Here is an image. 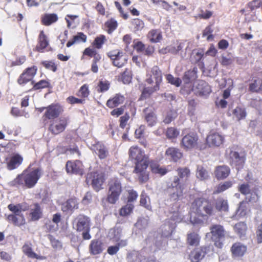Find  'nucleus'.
Listing matches in <instances>:
<instances>
[{"mask_svg": "<svg viewBox=\"0 0 262 262\" xmlns=\"http://www.w3.org/2000/svg\"><path fill=\"white\" fill-rule=\"evenodd\" d=\"M151 74L150 77L146 79V82L148 84H151L153 80L151 77L152 76L156 80V83L160 84L162 80V75L161 70L157 66H154L151 70Z\"/></svg>", "mask_w": 262, "mask_h": 262, "instance_id": "nucleus-18", "label": "nucleus"}, {"mask_svg": "<svg viewBox=\"0 0 262 262\" xmlns=\"http://www.w3.org/2000/svg\"><path fill=\"white\" fill-rule=\"evenodd\" d=\"M31 221L38 220L42 215V211L38 204H34L30 206V213Z\"/></svg>", "mask_w": 262, "mask_h": 262, "instance_id": "nucleus-24", "label": "nucleus"}, {"mask_svg": "<svg viewBox=\"0 0 262 262\" xmlns=\"http://www.w3.org/2000/svg\"><path fill=\"white\" fill-rule=\"evenodd\" d=\"M86 41V36L83 33H78L77 35L73 37V39L71 41H69L67 44V47H70L75 43L80 42H85Z\"/></svg>", "mask_w": 262, "mask_h": 262, "instance_id": "nucleus-34", "label": "nucleus"}, {"mask_svg": "<svg viewBox=\"0 0 262 262\" xmlns=\"http://www.w3.org/2000/svg\"><path fill=\"white\" fill-rule=\"evenodd\" d=\"M67 124L66 118H60L51 124L50 130L54 134L57 135L62 132L65 128Z\"/></svg>", "mask_w": 262, "mask_h": 262, "instance_id": "nucleus-15", "label": "nucleus"}, {"mask_svg": "<svg viewBox=\"0 0 262 262\" xmlns=\"http://www.w3.org/2000/svg\"><path fill=\"white\" fill-rule=\"evenodd\" d=\"M40 177V170L36 168L32 171L24 172L22 174L18 175L14 180V184L19 185L25 184L28 188H31L35 185Z\"/></svg>", "mask_w": 262, "mask_h": 262, "instance_id": "nucleus-4", "label": "nucleus"}, {"mask_svg": "<svg viewBox=\"0 0 262 262\" xmlns=\"http://www.w3.org/2000/svg\"><path fill=\"white\" fill-rule=\"evenodd\" d=\"M154 243L157 248L160 249L165 242H164L163 236L158 235L155 238Z\"/></svg>", "mask_w": 262, "mask_h": 262, "instance_id": "nucleus-58", "label": "nucleus"}, {"mask_svg": "<svg viewBox=\"0 0 262 262\" xmlns=\"http://www.w3.org/2000/svg\"><path fill=\"white\" fill-rule=\"evenodd\" d=\"M197 103L193 99L188 101V111L189 115H194L195 114V108Z\"/></svg>", "mask_w": 262, "mask_h": 262, "instance_id": "nucleus-54", "label": "nucleus"}, {"mask_svg": "<svg viewBox=\"0 0 262 262\" xmlns=\"http://www.w3.org/2000/svg\"><path fill=\"white\" fill-rule=\"evenodd\" d=\"M105 39V37L104 35H100L95 38V43L97 48L100 49L101 48Z\"/></svg>", "mask_w": 262, "mask_h": 262, "instance_id": "nucleus-64", "label": "nucleus"}, {"mask_svg": "<svg viewBox=\"0 0 262 262\" xmlns=\"http://www.w3.org/2000/svg\"><path fill=\"white\" fill-rule=\"evenodd\" d=\"M166 79L169 83L177 87L180 86L182 81L180 78L174 77L171 74H168L166 76Z\"/></svg>", "mask_w": 262, "mask_h": 262, "instance_id": "nucleus-49", "label": "nucleus"}, {"mask_svg": "<svg viewBox=\"0 0 262 262\" xmlns=\"http://www.w3.org/2000/svg\"><path fill=\"white\" fill-rule=\"evenodd\" d=\"M90 219L84 215H79L76 219L75 228L79 232H82V235L84 239H90L91 237L89 234Z\"/></svg>", "mask_w": 262, "mask_h": 262, "instance_id": "nucleus-6", "label": "nucleus"}, {"mask_svg": "<svg viewBox=\"0 0 262 262\" xmlns=\"http://www.w3.org/2000/svg\"><path fill=\"white\" fill-rule=\"evenodd\" d=\"M88 178L92 179V184L97 191L102 188L101 186L104 179V174L102 172L90 173L88 174Z\"/></svg>", "mask_w": 262, "mask_h": 262, "instance_id": "nucleus-10", "label": "nucleus"}, {"mask_svg": "<svg viewBox=\"0 0 262 262\" xmlns=\"http://www.w3.org/2000/svg\"><path fill=\"white\" fill-rule=\"evenodd\" d=\"M7 216V220L17 226L24 225L26 223L25 219L22 213L13 212Z\"/></svg>", "mask_w": 262, "mask_h": 262, "instance_id": "nucleus-16", "label": "nucleus"}, {"mask_svg": "<svg viewBox=\"0 0 262 262\" xmlns=\"http://www.w3.org/2000/svg\"><path fill=\"white\" fill-rule=\"evenodd\" d=\"M209 146H219L223 141V137L217 133H211L206 139Z\"/></svg>", "mask_w": 262, "mask_h": 262, "instance_id": "nucleus-17", "label": "nucleus"}, {"mask_svg": "<svg viewBox=\"0 0 262 262\" xmlns=\"http://www.w3.org/2000/svg\"><path fill=\"white\" fill-rule=\"evenodd\" d=\"M37 68L33 67L26 69L19 76L17 80V82L19 84H24L27 82L31 81L36 74Z\"/></svg>", "mask_w": 262, "mask_h": 262, "instance_id": "nucleus-11", "label": "nucleus"}, {"mask_svg": "<svg viewBox=\"0 0 262 262\" xmlns=\"http://www.w3.org/2000/svg\"><path fill=\"white\" fill-rule=\"evenodd\" d=\"M132 80L130 72L126 70L122 74V81L124 83H129Z\"/></svg>", "mask_w": 262, "mask_h": 262, "instance_id": "nucleus-59", "label": "nucleus"}, {"mask_svg": "<svg viewBox=\"0 0 262 262\" xmlns=\"http://www.w3.org/2000/svg\"><path fill=\"white\" fill-rule=\"evenodd\" d=\"M215 207L220 211H227L228 210L227 200L222 198H218L216 201Z\"/></svg>", "mask_w": 262, "mask_h": 262, "instance_id": "nucleus-31", "label": "nucleus"}, {"mask_svg": "<svg viewBox=\"0 0 262 262\" xmlns=\"http://www.w3.org/2000/svg\"><path fill=\"white\" fill-rule=\"evenodd\" d=\"M179 132L177 129L170 127L169 128L166 132V136L168 138H174L177 137L179 135Z\"/></svg>", "mask_w": 262, "mask_h": 262, "instance_id": "nucleus-57", "label": "nucleus"}, {"mask_svg": "<svg viewBox=\"0 0 262 262\" xmlns=\"http://www.w3.org/2000/svg\"><path fill=\"white\" fill-rule=\"evenodd\" d=\"M32 84L33 85V89L34 90H38L40 89H43L48 86L49 83L46 80H42L34 84V81L31 82Z\"/></svg>", "mask_w": 262, "mask_h": 262, "instance_id": "nucleus-51", "label": "nucleus"}, {"mask_svg": "<svg viewBox=\"0 0 262 262\" xmlns=\"http://www.w3.org/2000/svg\"><path fill=\"white\" fill-rule=\"evenodd\" d=\"M249 90L251 92H258L262 90V80L257 79L255 80L253 82L250 83Z\"/></svg>", "mask_w": 262, "mask_h": 262, "instance_id": "nucleus-45", "label": "nucleus"}, {"mask_svg": "<svg viewBox=\"0 0 262 262\" xmlns=\"http://www.w3.org/2000/svg\"><path fill=\"white\" fill-rule=\"evenodd\" d=\"M108 56L113 60L114 66L118 68L123 66L127 61L126 58L123 57L122 53L117 51L110 52Z\"/></svg>", "mask_w": 262, "mask_h": 262, "instance_id": "nucleus-12", "label": "nucleus"}, {"mask_svg": "<svg viewBox=\"0 0 262 262\" xmlns=\"http://www.w3.org/2000/svg\"><path fill=\"white\" fill-rule=\"evenodd\" d=\"M58 20V16L55 14H45L42 18V21L45 25L49 26L56 22Z\"/></svg>", "mask_w": 262, "mask_h": 262, "instance_id": "nucleus-35", "label": "nucleus"}, {"mask_svg": "<svg viewBox=\"0 0 262 262\" xmlns=\"http://www.w3.org/2000/svg\"><path fill=\"white\" fill-rule=\"evenodd\" d=\"M78 208V202L76 198H71L62 204L61 210L63 212L72 211Z\"/></svg>", "mask_w": 262, "mask_h": 262, "instance_id": "nucleus-19", "label": "nucleus"}, {"mask_svg": "<svg viewBox=\"0 0 262 262\" xmlns=\"http://www.w3.org/2000/svg\"><path fill=\"white\" fill-rule=\"evenodd\" d=\"M66 171L69 174L81 176L83 174V165L79 160L68 161L66 164Z\"/></svg>", "mask_w": 262, "mask_h": 262, "instance_id": "nucleus-9", "label": "nucleus"}, {"mask_svg": "<svg viewBox=\"0 0 262 262\" xmlns=\"http://www.w3.org/2000/svg\"><path fill=\"white\" fill-rule=\"evenodd\" d=\"M246 229V225L243 222L238 223L234 227L235 231L238 234L240 237H242L245 236Z\"/></svg>", "mask_w": 262, "mask_h": 262, "instance_id": "nucleus-38", "label": "nucleus"}, {"mask_svg": "<svg viewBox=\"0 0 262 262\" xmlns=\"http://www.w3.org/2000/svg\"><path fill=\"white\" fill-rule=\"evenodd\" d=\"M238 190L240 192L246 196L250 194V189L249 185L247 184H243L238 186Z\"/></svg>", "mask_w": 262, "mask_h": 262, "instance_id": "nucleus-55", "label": "nucleus"}, {"mask_svg": "<svg viewBox=\"0 0 262 262\" xmlns=\"http://www.w3.org/2000/svg\"><path fill=\"white\" fill-rule=\"evenodd\" d=\"M196 176L201 180H206L209 178L208 171L201 166H198Z\"/></svg>", "mask_w": 262, "mask_h": 262, "instance_id": "nucleus-40", "label": "nucleus"}, {"mask_svg": "<svg viewBox=\"0 0 262 262\" xmlns=\"http://www.w3.org/2000/svg\"><path fill=\"white\" fill-rule=\"evenodd\" d=\"M94 150L100 159L105 158L108 154V152L106 147L100 143H98L94 145Z\"/></svg>", "mask_w": 262, "mask_h": 262, "instance_id": "nucleus-26", "label": "nucleus"}, {"mask_svg": "<svg viewBox=\"0 0 262 262\" xmlns=\"http://www.w3.org/2000/svg\"><path fill=\"white\" fill-rule=\"evenodd\" d=\"M150 167L152 172L155 173L164 175L167 172V170L165 168L160 167L159 164L156 163H151Z\"/></svg>", "mask_w": 262, "mask_h": 262, "instance_id": "nucleus-46", "label": "nucleus"}, {"mask_svg": "<svg viewBox=\"0 0 262 262\" xmlns=\"http://www.w3.org/2000/svg\"><path fill=\"white\" fill-rule=\"evenodd\" d=\"M23 158L19 155L12 156L7 161V168L9 170L16 168L22 162Z\"/></svg>", "mask_w": 262, "mask_h": 262, "instance_id": "nucleus-21", "label": "nucleus"}, {"mask_svg": "<svg viewBox=\"0 0 262 262\" xmlns=\"http://www.w3.org/2000/svg\"><path fill=\"white\" fill-rule=\"evenodd\" d=\"M8 208L13 212L21 213L22 211L29 209V206L26 203H22L16 205L11 204L8 205Z\"/></svg>", "mask_w": 262, "mask_h": 262, "instance_id": "nucleus-28", "label": "nucleus"}, {"mask_svg": "<svg viewBox=\"0 0 262 262\" xmlns=\"http://www.w3.org/2000/svg\"><path fill=\"white\" fill-rule=\"evenodd\" d=\"M230 173V168L225 165L219 166L216 168L215 174L217 179H225L227 177Z\"/></svg>", "mask_w": 262, "mask_h": 262, "instance_id": "nucleus-25", "label": "nucleus"}, {"mask_svg": "<svg viewBox=\"0 0 262 262\" xmlns=\"http://www.w3.org/2000/svg\"><path fill=\"white\" fill-rule=\"evenodd\" d=\"M140 204L148 209L151 208L150 205V200L148 196L144 193H142L140 196Z\"/></svg>", "mask_w": 262, "mask_h": 262, "instance_id": "nucleus-50", "label": "nucleus"}, {"mask_svg": "<svg viewBox=\"0 0 262 262\" xmlns=\"http://www.w3.org/2000/svg\"><path fill=\"white\" fill-rule=\"evenodd\" d=\"M232 185L231 181H226L220 184L216 188L213 193H220L230 188Z\"/></svg>", "mask_w": 262, "mask_h": 262, "instance_id": "nucleus-42", "label": "nucleus"}, {"mask_svg": "<svg viewBox=\"0 0 262 262\" xmlns=\"http://www.w3.org/2000/svg\"><path fill=\"white\" fill-rule=\"evenodd\" d=\"M134 208V205L132 203H127L125 206L122 207L120 210V215L121 216H126L128 215Z\"/></svg>", "mask_w": 262, "mask_h": 262, "instance_id": "nucleus-47", "label": "nucleus"}, {"mask_svg": "<svg viewBox=\"0 0 262 262\" xmlns=\"http://www.w3.org/2000/svg\"><path fill=\"white\" fill-rule=\"evenodd\" d=\"M160 84L156 83V85L154 87H146L144 88L142 94V97L146 98L148 97L151 94L157 92L159 90Z\"/></svg>", "mask_w": 262, "mask_h": 262, "instance_id": "nucleus-37", "label": "nucleus"}, {"mask_svg": "<svg viewBox=\"0 0 262 262\" xmlns=\"http://www.w3.org/2000/svg\"><path fill=\"white\" fill-rule=\"evenodd\" d=\"M134 48L138 52L143 53L145 50V45L141 41L134 42Z\"/></svg>", "mask_w": 262, "mask_h": 262, "instance_id": "nucleus-60", "label": "nucleus"}, {"mask_svg": "<svg viewBox=\"0 0 262 262\" xmlns=\"http://www.w3.org/2000/svg\"><path fill=\"white\" fill-rule=\"evenodd\" d=\"M259 196L255 192L250 193L246 197V200L248 202L251 204L256 203L259 200Z\"/></svg>", "mask_w": 262, "mask_h": 262, "instance_id": "nucleus-53", "label": "nucleus"}, {"mask_svg": "<svg viewBox=\"0 0 262 262\" xmlns=\"http://www.w3.org/2000/svg\"><path fill=\"white\" fill-rule=\"evenodd\" d=\"M141 257V255H140L138 251H133L127 254L126 259L128 262H135L138 259H140Z\"/></svg>", "mask_w": 262, "mask_h": 262, "instance_id": "nucleus-48", "label": "nucleus"}, {"mask_svg": "<svg viewBox=\"0 0 262 262\" xmlns=\"http://www.w3.org/2000/svg\"><path fill=\"white\" fill-rule=\"evenodd\" d=\"M45 116L49 119H52L58 117L62 112V107L58 104H52L47 107Z\"/></svg>", "mask_w": 262, "mask_h": 262, "instance_id": "nucleus-14", "label": "nucleus"}, {"mask_svg": "<svg viewBox=\"0 0 262 262\" xmlns=\"http://www.w3.org/2000/svg\"><path fill=\"white\" fill-rule=\"evenodd\" d=\"M109 190L107 198V201L111 204H115L119 199L122 191L120 181L118 179H113L109 183Z\"/></svg>", "mask_w": 262, "mask_h": 262, "instance_id": "nucleus-5", "label": "nucleus"}, {"mask_svg": "<svg viewBox=\"0 0 262 262\" xmlns=\"http://www.w3.org/2000/svg\"><path fill=\"white\" fill-rule=\"evenodd\" d=\"M165 154L169 159L174 162H177L182 157V153L180 149L174 147L168 148L166 150Z\"/></svg>", "mask_w": 262, "mask_h": 262, "instance_id": "nucleus-22", "label": "nucleus"}, {"mask_svg": "<svg viewBox=\"0 0 262 262\" xmlns=\"http://www.w3.org/2000/svg\"><path fill=\"white\" fill-rule=\"evenodd\" d=\"M179 178L175 177L171 184V187L168 189L170 198L173 201L180 199L183 195L182 185L190 176V171L187 168H180L178 169Z\"/></svg>", "mask_w": 262, "mask_h": 262, "instance_id": "nucleus-2", "label": "nucleus"}, {"mask_svg": "<svg viewBox=\"0 0 262 262\" xmlns=\"http://www.w3.org/2000/svg\"><path fill=\"white\" fill-rule=\"evenodd\" d=\"M124 100V98L123 96L117 94L113 99L107 100L106 105L110 108H113L123 103Z\"/></svg>", "mask_w": 262, "mask_h": 262, "instance_id": "nucleus-29", "label": "nucleus"}, {"mask_svg": "<svg viewBox=\"0 0 262 262\" xmlns=\"http://www.w3.org/2000/svg\"><path fill=\"white\" fill-rule=\"evenodd\" d=\"M22 249L24 253L27 255L28 257L32 258H39V256L33 251L32 248L28 244H25Z\"/></svg>", "mask_w": 262, "mask_h": 262, "instance_id": "nucleus-41", "label": "nucleus"}, {"mask_svg": "<svg viewBox=\"0 0 262 262\" xmlns=\"http://www.w3.org/2000/svg\"><path fill=\"white\" fill-rule=\"evenodd\" d=\"M148 37L150 40L152 42H157L162 38V35L158 30H151L148 35Z\"/></svg>", "mask_w": 262, "mask_h": 262, "instance_id": "nucleus-43", "label": "nucleus"}, {"mask_svg": "<svg viewBox=\"0 0 262 262\" xmlns=\"http://www.w3.org/2000/svg\"><path fill=\"white\" fill-rule=\"evenodd\" d=\"M177 117V114L175 112L171 111L169 113L164 120V122L168 124L171 122Z\"/></svg>", "mask_w": 262, "mask_h": 262, "instance_id": "nucleus-62", "label": "nucleus"}, {"mask_svg": "<svg viewBox=\"0 0 262 262\" xmlns=\"http://www.w3.org/2000/svg\"><path fill=\"white\" fill-rule=\"evenodd\" d=\"M233 114L237 120L244 119L246 116V113L244 108L236 107L233 111Z\"/></svg>", "mask_w": 262, "mask_h": 262, "instance_id": "nucleus-44", "label": "nucleus"}, {"mask_svg": "<svg viewBox=\"0 0 262 262\" xmlns=\"http://www.w3.org/2000/svg\"><path fill=\"white\" fill-rule=\"evenodd\" d=\"M125 235V233H123L122 228L120 226H116L114 228L109 230L108 236L114 241L123 237Z\"/></svg>", "mask_w": 262, "mask_h": 262, "instance_id": "nucleus-23", "label": "nucleus"}, {"mask_svg": "<svg viewBox=\"0 0 262 262\" xmlns=\"http://www.w3.org/2000/svg\"><path fill=\"white\" fill-rule=\"evenodd\" d=\"M91 252L93 254H97L103 250L102 244L99 241H92L90 246Z\"/></svg>", "mask_w": 262, "mask_h": 262, "instance_id": "nucleus-30", "label": "nucleus"}, {"mask_svg": "<svg viewBox=\"0 0 262 262\" xmlns=\"http://www.w3.org/2000/svg\"><path fill=\"white\" fill-rule=\"evenodd\" d=\"M200 238L198 234L192 232L187 235V243L189 245L196 246L199 244Z\"/></svg>", "mask_w": 262, "mask_h": 262, "instance_id": "nucleus-39", "label": "nucleus"}, {"mask_svg": "<svg viewBox=\"0 0 262 262\" xmlns=\"http://www.w3.org/2000/svg\"><path fill=\"white\" fill-rule=\"evenodd\" d=\"M129 157L136 161L135 172L138 174V178L142 183L146 182L148 179V173L146 168L149 164V159L144 151L137 146H132L129 150Z\"/></svg>", "mask_w": 262, "mask_h": 262, "instance_id": "nucleus-1", "label": "nucleus"}, {"mask_svg": "<svg viewBox=\"0 0 262 262\" xmlns=\"http://www.w3.org/2000/svg\"><path fill=\"white\" fill-rule=\"evenodd\" d=\"M38 39L39 45L36 46V50L38 52H42V51L48 45L47 37L44 34L43 31H41L40 33Z\"/></svg>", "mask_w": 262, "mask_h": 262, "instance_id": "nucleus-33", "label": "nucleus"}, {"mask_svg": "<svg viewBox=\"0 0 262 262\" xmlns=\"http://www.w3.org/2000/svg\"><path fill=\"white\" fill-rule=\"evenodd\" d=\"M213 208L211 203L204 199H196L192 204L190 220L192 224L200 223L201 220L196 217L195 215L200 216L211 215Z\"/></svg>", "mask_w": 262, "mask_h": 262, "instance_id": "nucleus-3", "label": "nucleus"}, {"mask_svg": "<svg viewBox=\"0 0 262 262\" xmlns=\"http://www.w3.org/2000/svg\"><path fill=\"white\" fill-rule=\"evenodd\" d=\"M206 254V248L196 249L194 250L191 254L192 262H199L202 259Z\"/></svg>", "mask_w": 262, "mask_h": 262, "instance_id": "nucleus-27", "label": "nucleus"}, {"mask_svg": "<svg viewBox=\"0 0 262 262\" xmlns=\"http://www.w3.org/2000/svg\"><path fill=\"white\" fill-rule=\"evenodd\" d=\"M133 25L134 26L135 31L141 30L144 28V23L139 19H135L133 21Z\"/></svg>", "mask_w": 262, "mask_h": 262, "instance_id": "nucleus-56", "label": "nucleus"}, {"mask_svg": "<svg viewBox=\"0 0 262 262\" xmlns=\"http://www.w3.org/2000/svg\"><path fill=\"white\" fill-rule=\"evenodd\" d=\"M247 250V247L240 243L234 244L231 249L232 254L234 257H241L244 255Z\"/></svg>", "mask_w": 262, "mask_h": 262, "instance_id": "nucleus-20", "label": "nucleus"}, {"mask_svg": "<svg viewBox=\"0 0 262 262\" xmlns=\"http://www.w3.org/2000/svg\"><path fill=\"white\" fill-rule=\"evenodd\" d=\"M148 225V221L145 218L139 219L136 224V226L139 228H144Z\"/></svg>", "mask_w": 262, "mask_h": 262, "instance_id": "nucleus-63", "label": "nucleus"}, {"mask_svg": "<svg viewBox=\"0 0 262 262\" xmlns=\"http://www.w3.org/2000/svg\"><path fill=\"white\" fill-rule=\"evenodd\" d=\"M145 120L149 126H153L156 123V117L153 113H149L145 116Z\"/></svg>", "mask_w": 262, "mask_h": 262, "instance_id": "nucleus-52", "label": "nucleus"}, {"mask_svg": "<svg viewBox=\"0 0 262 262\" xmlns=\"http://www.w3.org/2000/svg\"><path fill=\"white\" fill-rule=\"evenodd\" d=\"M198 89L199 92L202 95H208L211 92L210 86L204 81H200L198 84Z\"/></svg>", "mask_w": 262, "mask_h": 262, "instance_id": "nucleus-36", "label": "nucleus"}, {"mask_svg": "<svg viewBox=\"0 0 262 262\" xmlns=\"http://www.w3.org/2000/svg\"><path fill=\"white\" fill-rule=\"evenodd\" d=\"M175 223L168 222V225L165 224L162 227V235L164 237L169 236L175 228Z\"/></svg>", "mask_w": 262, "mask_h": 262, "instance_id": "nucleus-32", "label": "nucleus"}, {"mask_svg": "<svg viewBox=\"0 0 262 262\" xmlns=\"http://www.w3.org/2000/svg\"><path fill=\"white\" fill-rule=\"evenodd\" d=\"M115 242H116V244L120 248L125 247L128 244L127 238H125L124 235L123 237L118 239V240H116Z\"/></svg>", "mask_w": 262, "mask_h": 262, "instance_id": "nucleus-61", "label": "nucleus"}, {"mask_svg": "<svg viewBox=\"0 0 262 262\" xmlns=\"http://www.w3.org/2000/svg\"><path fill=\"white\" fill-rule=\"evenodd\" d=\"M211 239L214 242L215 246L221 248L223 242L226 235V232L223 227L220 225H213L210 227Z\"/></svg>", "mask_w": 262, "mask_h": 262, "instance_id": "nucleus-7", "label": "nucleus"}, {"mask_svg": "<svg viewBox=\"0 0 262 262\" xmlns=\"http://www.w3.org/2000/svg\"><path fill=\"white\" fill-rule=\"evenodd\" d=\"M226 152L231 160V164L236 166L237 170L243 167L245 160L244 152L242 151L238 152L232 148L228 149Z\"/></svg>", "mask_w": 262, "mask_h": 262, "instance_id": "nucleus-8", "label": "nucleus"}, {"mask_svg": "<svg viewBox=\"0 0 262 262\" xmlns=\"http://www.w3.org/2000/svg\"><path fill=\"white\" fill-rule=\"evenodd\" d=\"M198 140V137L195 134H189L183 138L182 145L186 149H191L196 146Z\"/></svg>", "mask_w": 262, "mask_h": 262, "instance_id": "nucleus-13", "label": "nucleus"}]
</instances>
